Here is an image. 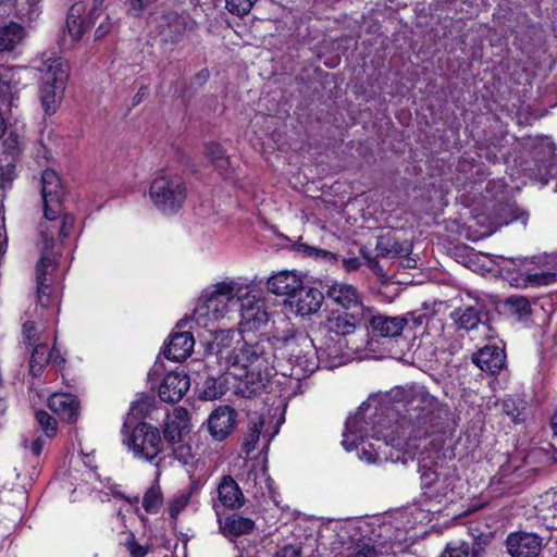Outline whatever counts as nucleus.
<instances>
[{"label": "nucleus", "mask_w": 557, "mask_h": 557, "mask_svg": "<svg viewBox=\"0 0 557 557\" xmlns=\"http://www.w3.org/2000/svg\"><path fill=\"white\" fill-rule=\"evenodd\" d=\"M25 36L24 28L15 22L0 24V52L14 50Z\"/></svg>", "instance_id": "72a5a7b5"}, {"label": "nucleus", "mask_w": 557, "mask_h": 557, "mask_svg": "<svg viewBox=\"0 0 557 557\" xmlns=\"http://www.w3.org/2000/svg\"><path fill=\"white\" fill-rule=\"evenodd\" d=\"M357 329V320L354 314L347 312H332L321 324L320 331L324 336V351L329 357H338L348 349L349 335Z\"/></svg>", "instance_id": "9d476101"}, {"label": "nucleus", "mask_w": 557, "mask_h": 557, "mask_svg": "<svg viewBox=\"0 0 557 557\" xmlns=\"http://www.w3.org/2000/svg\"><path fill=\"white\" fill-rule=\"evenodd\" d=\"M74 221H75V219L71 214H64L62 216V222H61V225L59 228V236L61 238H65L71 234V230L74 226Z\"/></svg>", "instance_id": "5fc2aeb1"}, {"label": "nucleus", "mask_w": 557, "mask_h": 557, "mask_svg": "<svg viewBox=\"0 0 557 557\" xmlns=\"http://www.w3.org/2000/svg\"><path fill=\"white\" fill-rule=\"evenodd\" d=\"M552 511H553V515L555 517H557V495H556V499H555V502H554V504L552 506Z\"/></svg>", "instance_id": "774afa93"}, {"label": "nucleus", "mask_w": 557, "mask_h": 557, "mask_svg": "<svg viewBox=\"0 0 557 557\" xmlns=\"http://www.w3.org/2000/svg\"><path fill=\"white\" fill-rule=\"evenodd\" d=\"M505 306L519 321L527 320L532 313L531 304L529 299L523 296H511L507 298Z\"/></svg>", "instance_id": "58836bf2"}, {"label": "nucleus", "mask_w": 557, "mask_h": 557, "mask_svg": "<svg viewBox=\"0 0 557 557\" xmlns=\"http://www.w3.org/2000/svg\"><path fill=\"white\" fill-rule=\"evenodd\" d=\"M342 262H343V267L347 271H355L361 265V262H360L359 258H357V257L344 258Z\"/></svg>", "instance_id": "052dcab7"}, {"label": "nucleus", "mask_w": 557, "mask_h": 557, "mask_svg": "<svg viewBox=\"0 0 557 557\" xmlns=\"http://www.w3.org/2000/svg\"><path fill=\"white\" fill-rule=\"evenodd\" d=\"M236 411L228 407H219L211 412L208 419V430L215 441H224L235 429Z\"/></svg>", "instance_id": "f3484780"}, {"label": "nucleus", "mask_w": 557, "mask_h": 557, "mask_svg": "<svg viewBox=\"0 0 557 557\" xmlns=\"http://www.w3.org/2000/svg\"><path fill=\"white\" fill-rule=\"evenodd\" d=\"M172 454L183 465H189L194 459L193 448L188 444H181L174 447Z\"/></svg>", "instance_id": "09e8293b"}, {"label": "nucleus", "mask_w": 557, "mask_h": 557, "mask_svg": "<svg viewBox=\"0 0 557 557\" xmlns=\"http://www.w3.org/2000/svg\"><path fill=\"white\" fill-rule=\"evenodd\" d=\"M363 257L367 259L368 267L375 272L376 274H382L383 269L380 265L379 261L374 258H372L370 255H368L363 249L361 250Z\"/></svg>", "instance_id": "bf43d9fd"}, {"label": "nucleus", "mask_w": 557, "mask_h": 557, "mask_svg": "<svg viewBox=\"0 0 557 557\" xmlns=\"http://www.w3.org/2000/svg\"><path fill=\"white\" fill-rule=\"evenodd\" d=\"M44 215L46 220L52 222L61 213V197L63 195L60 177L53 170H46L41 176Z\"/></svg>", "instance_id": "ddd939ff"}, {"label": "nucleus", "mask_w": 557, "mask_h": 557, "mask_svg": "<svg viewBox=\"0 0 557 557\" xmlns=\"http://www.w3.org/2000/svg\"><path fill=\"white\" fill-rule=\"evenodd\" d=\"M302 280L295 271H280L267 281V288L277 296H287L289 300L302 287Z\"/></svg>", "instance_id": "412c9836"}, {"label": "nucleus", "mask_w": 557, "mask_h": 557, "mask_svg": "<svg viewBox=\"0 0 557 557\" xmlns=\"http://www.w3.org/2000/svg\"><path fill=\"white\" fill-rule=\"evenodd\" d=\"M470 552L471 547L468 542L457 540L447 543L440 557H468Z\"/></svg>", "instance_id": "c03bdc74"}, {"label": "nucleus", "mask_w": 557, "mask_h": 557, "mask_svg": "<svg viewBox=\"0 0 557 557\" xmlns=\"http://www.w3.org/2000/svg\"><path fill=\"white\" fill-rule=\"evenodd\" d=\"M543 545V537L534 532L515 531L506 539L507 553L511 557H537Z\"/></svg>", "instance_id": "4468645a"}, {"label": "nucleus", "mask_w": 557, "mask_h": 557, "mask_svg": "<svg viewBox=\"0 0 557 557\" xmlns=\"http://www.w3.org/2000/svg\"><path fill=\"white\" fill-rule=\"evenodd\" d=\"M502 410L515 423L523 422L528 414V403L520 397H507L502 400Z\"/></svg>", "instance_id": "c9c22d12"}, {"label": "nucleus", "mask_w": 557, "mask_h": 557, "mask_svg": "<svg viewBox=\"0 0 557 557\" xmlns=\"http://www.w3.org/2000/svg\"><path fill=\"white\" fill-rule=\"evenodd\" d=\"M47 363L60 366L64 363V359L60 352L53 347L49 350L48 346L42 343L34 345L29 360V371L34 376H39Z\"/></svg>", "instance_id": "a878e982"}, {"label": "nucleus", "mask_w": 557, "mask_h": 557, "mask_svg": "<svg viewBox=\"0 0 557 557\" xmlns=\"http://www.w3.org/2000/svg\"><path fill=\"white\" fill-rule=\"evenodd\" d=\"M151 25L163 42H178L186 30L185 18L174 11H165L153 17Z\"/></svg>", "instance_id": "dca6fc26"}, {"label": "nucleus", "mask_w": 557, "mask_h": 557, "mask_svg": "<svg viewBox=\"0 0 557 557\" xmlns=\"http://www.w3.org/2000/svg\"><path fill=\"white\" fill-rule=\"evenodd\" d=\"M225 393L224 384L214 379H208L205 383L203 398L216 399Z\"/></svg>", "instance_id": "de8ad7c7"}, {"label": "nucleus", "mask_w": 557, "mask_h": 557, "mask_svg": "<svg viewBox=\"0 0 557 557\" xmlns=\"http://www.w3.org/2000/svg\"><path fill=\"white\" fill-rule=\"evenodd\" d=\"M327 297L345 309H354L361 305V297L355 286L334 282L326 290Z\"/></svg>", "instance_id": "cd10ccee"}, {"label": "nucleus", "mask_w": 557, "mask_h": 557, "mask_svg": "<svg viewBox=\"0 0 557 557\" xmlns=\"http://www.w3.org/2000/svg\"><path fill=\"white\" fill-rule=\"evenodd\" d=\"M44 250L41 258L36 265V283L38 304L48 309L51 306H59L60 293L52 286L53 274L57 269L55 257L51 251L54 236V226H41Z\"/></svg>", "instance_id": "6e6552de"}, {"label": "nucleus", "mask_w": 557, "mask_h": 557, "mask_svg": "<svg viewBox=\"0 0 557 557\" xmlns=\"http://www.w3.org/2000/svg\"><path fill=\"white\" fill-rule=\"evenodd\" d=\"M249 293V284L240 278L225 277L206 287L198 297L193 311L191 321L203 329H208L214 336L220 331L214 323L224 319L230 312L238 311Z\"/></svg>", "instance_id": "7ed1b4c3"}, {"label": "nucleus", "mask_w": 557, "mask_h": 557, "mask_svg": "<svg viewBox=\"0 0 557 557\" xmlns=\"http://www.w3.org/2000/svg\"><path fill=\"white\" fill-rule=\"evenodd\" d=\"M83 4L81 3H75L70 8L66 17V36L70 37V46L76 44L90 27L89 23L81 18Z\"/></svg>", "instance_id": "473e14b6"}, {"label": "nucleus", "mask_w": 557, "mask_h": 557, "mask_svg": "<svg viewBox=\"0 0 557 557\" xmlns=\"http://www.w3.org/2000/svg\"><path fill=\"white\" fill-rule=\"evenodd\" d=\"M256 0H225V7L232 14L243 16L250 12Z\"/></svg>", "instance_id": "a18cd8bd"}, {"label": "nucleus", "mask_w": 557, "mask_h": 557, "mask_svg": "<svg viewBox=\"0 0 557 557\" xmlns=\"http://www.w3.org/2000/svg\"><path fill=\"white\" fill-rule=\"evenodd\" d=\"M408 405L410 407V410H417L429 413L436 408L437 400L423 388H418L412 392V396Z\"/></svg>", "instance_id": "4c0bfd02"}, {"label": "nucleus", "mask_w": 557, "mask_h": 557, "mask_svg": "<svg viewBox=\"0 0 557 557\" xmlns=\"http://www.w3.org/2000/svg\"><path fill=\"white\" fill-rule=\"evenodd\" d=\"M65 88H59V85L39 84V98L46 114L57 112Z\"/></svg>", "instance_id": "f704fd0d"}, {"label": "nucleus", "mask_w": 557, "mask_h": 557, "mask_svg": "<svg viewBox=\"0 0 557 557\" xmlns=\"http://www.w3.org/2000/svg\"><path fill=\"white\" fill-rule=\"evenodd\" d=\"M274 557H300V549L295 545H285L275 553Z\"/></svg>", "instance_id": "6e6d98bb"}, {"label": "nucleus", "mask_w": 557, "mask_h": 557, "mask_svg": "<svg viewBox=\"0 0 557 557\" xmlns=\"http://www.w3.org/2000/svg\"><path fill=\"white\" fill-rule=\"evenodd\" d=\"M430 521V510H424L418 506H411L398 512L394 519V525L397 531L395 541L403 542L407 539L417 537L418 534L411 532L419 524H424Z\"/></svg>", "instance_id": "2eb2a0df"}, {"label": "nucleus", "mask_w": 557, "mask_h": 557, "mask_svg": "<svg viewBox=\"0 0 557 557\" xmlns=\"http://www.w3.org/2000/svg\"><path fill=\"white\" fill-rule=\"evenodd\" d=\"M450 318L459 329L471 331L483 320V306L476 304L456 308L450 313Z\"/></svg>", "instance_id": "c756f323"}, {"label": "nucleus", "mask_w": 557, "mask_h": 557, "mask_svg": "<svg viewBox=\"0 0 557 557\" xmlns=\"http://www.w3.org/2000/svg\"><path fill=\"white\" fill-rule=\"evenodd\" d=\"M332 552L338 557H377V550L363 536L356 522L336 523L332 529Z\"/></svg>", "instance_id": "1a4fd4ad"}, {"label": "nucleus", "mask_w": 557, "mask_h": 557, "mask_svg": "<svg viewBox=\"0 0 557 557\" xmlns=\"http://www.w3.org/2000/svg\"><path fill=\"white\" fill-rule=\"evenodd\" d=\"M40 72V83L59 85V88H65L69 78V63L61 57L48 55L38 66Z\"/></svg>", "instance_id": "aec40b11"}, {"label": "nucleus", "mask_w": 557, "mask_h": 557, "mask_svg": "<svg viewBox=\"0 0 557 557\" xmlns=\"http://www.w3.org/2000/svg\"><path fill=\"white\" fill-rule=\"evenodd\" d=\"M125 545L131 554V557H145L148 553L146 547L135 541L133 533L129 534Z\"/></svg>", "instance_id": "603ef678"}, {"label": "nucleus", "mask_w": 557, "mask_h": 557, "mask_svg": "<svg viewBox=\"0 0 557 557\" xmlns=\"http://www.w3.org/2000/svg\"><path fill=\"white\" fill-rule=\"evenodd\" d=\"M149 198L153 206L165 215L177 213L187 199L184 178L171 171H161L152 180Z\"/></svg>", "instance_id": "0eeeda50"}, {"label": "nucleus", "mask_w": 557, "mask_h": 557, "mask_svg": "<svg viewBox=\"0 0 557 557\" xmlns=\"http://www.w3.org/2000/svg\"><path fill=\"white\" fill-rule=\"evenodd\" d=\"M205 153L210 159L212 164L221 172L225 171L228 165V159L225 150L220 144L208 143L205 145Z\"/></svg>", "instance_id": "a19ab883"}, {"label": "nucleus", "mask_w": 557, "mask_h": 557, "mask_svg": "<svg viewBox=\"0 0 557 557\" xmlns=\"http://www.w3.org/2000/svg\"><path fill=\"white\" fill-rule=\"evenodd\" d=\"M41 0H14L17 15L25 21H34L40 13Z\"/></svg>", "instance_id": "79ce46f5"}, {"label": "nucleus", "mask_w": 557, "mask_h": 557, "mask_svg": "<svg viewBox=\"0 0 557 557\" xmlns=\"http://www.w3.org/2000/svg\"><path fill=\"white\" fill-rule=\"evenodd\" d=\"M193 487L178 491L169 503V515L176 519L177 516L187 507L193 495Z\"/></svg>", "instance_id": "ea45409f"}, {"label": "nucleus", "mask_w": 557, "mask_h": 557, "mask_svg": "<svg viewBox=\"0 0 557 557\" xmlns=\"http://www.w3.org/2000/svg\"><path fill=\"white\" fill-rule=\"evenodd\" d=\"M282 331L273 335L276 358L285 359L289 370L284 375L301 380L317 369L313 342L304 332L295 330L286 319L282 320Z\"/></svg>", "instance_id": "20e7f679"}, {"label": "nucleus", "mask_w": 557, "mask_h": 557, "mask_svg": "<svg viewBox=\"0 0 557 557\" xmlns=\"http://www.w3.org/2000/svg\"><path fill=\"white\" fill-rule=\"evenodd\" d=\"M111 26H112V23H111L109 16H107L103 20V22H101V24L97 27V29L95 32V38L96 39L103 38L110 32Z\"/></svg>", "instance_id": "4d7b16f0"}, {"label": "nucleus", "mask_w": 557, "mask_h": 557, "mask_svg": "<svg viewBox=\"0 0 557 557\" xmlns=\"http://www.w3.org/2000/svg\"><path fill=\"white\" fill-rule=\"evenodd\" d=\"M48 407L66 423L75 422L78 417L79 404L72 394H52L48 399Z\"/></svg>", "instance_id": "b1692460"}, {"label": "nucleus", "mask_w": 557, "mask_h": 557, "mask_svg": "<svg viewBox=\"0 0 557 557\" xmlns=\"http://www.w3.org/2000/svg\"><path fill=\"white\" fill-rule=\"evenodd\" d=\"M190 380L184 371L169 372L159 386V397L164 403H176L189 389Z\"/></svg>", "instance_id": "a211bd4d"}, {"label": "nucleus", "mask_w": 557, "mask_h": 557, "mask_svg": "<svg viewBox=\"0 0 557 557\" xmlns=\"http://www.w3.org/2000/svg\"><path fill=\"white\" fill-rule=\"evenodd\" d=\"M188 411L183 407H176L166 416L164 421V438L170 444L181 443L183 434L188 432Z\"/></svg>", "instance_id": "4be33fe9"}, {"label": "nucleus", "mask_w": 557, "mask_h": 557, "mask_svg": "<svg viewBox=\"0 0 557 557\" xmlns=\"http://www.w3.org/2000/svg\"><path fill=\"white\" fill-rule=\"evenodd\" d=\"M22 69H0V100L13 106L14 95L20 84V72Z\"/></svg>", "instance_id": "2f4dec72"}, {"label": "nucleus", "mask_w": 557, "mask_h": 557, "mask_svg": "<svg viewBox=\"0 0 557 557\" xmlns=\"http://www.w3.org/2000/svg\"><path fill=\"white\" fill-rule=\"evenodd\" d=\"M36 420L48 437H52L57 433V421L46 411L36 412Z\"/></svg>", "instance_id": "49530a36"}, {"label": "nucleus", "mask_w": 557, "mask_h": 557, "mask_svg": "<svg viewBox=\"0 0 557 557\" xmlns=\"http://www.w3.org/2000/svg\"><path fill=\"white\" fill-rule=\"evenodd\" d=\"M218 500L227 509H238L245 504V496L231 475H223L218 484Z\"/></svg>", "instance_id": "393cba45"}, {"label": "nucleus", "mask_w": 557, "mask_h": 557, "mask_svg": "<svg viewBox=\"0 0 557 557\" xmlns=\"http://www.w3.org/2000/svg\"><path fill=\"white\" fill-rule=\"evenodd\" d=\"M194 345L195 339L190 332H176L171 336L164 356L173 361H183L190 356Z\"/></svg>", "instance_id": "bb28decb"}, {"label": "nucleus", "mask_w": 557, "mask_h": 557, "mask_svg": "<svg viewBox=\"0 0 557 557\" xmlns=\"http://www.w3.org/2000/svg\"><path fill=\"white\" fill-rule=\"evenodd\" d=\"M406 324L407 320L403 317L375 315L370 321L373 332L382 337L399 336Z\"/></svg>", "instance_id": "7c9ffc66"}, {"label": "nucleus", "mask_w": 557, "mask_h": 557, "mask_svg": "<svg viewBox=\"0 0 557 557\" xmlns=\"http://www.w3.org/2000/svg\"><path fill=\"white\" fill-rule=\"evenodd\" d=\"M419 471L425 499L442 504L457 498L459 478L454 467L423 458Z\"/></svg>", "instance_id": "423d86ee"}, {"label": "nucleus", "mask_w": 557, "mask_h": 557, "mask_svg": "<svg viewBox=\"0 0 557 557\" xmlns=\"http://www.w3.org/2000/svg\"><path fill=\"white\" fill-rule=\"evenodd\" d=\"M504 210H508V218L500 221V224H509L513 221H521L523 225L527 224L528 214L523 211L518 212L519 209L515 205L508 203V206L505 207Z\"/></svg>", "instance_id": "8fccbe9b"}, {"label": "nucleus", "mask_w": 557, "mask_h": 557, "mask_svg": "<svg viewBox=\"0 0 557 557\" xmlns=\"http://www.w3.org/2000/svg\"><path fill=\"white\" fill-rule=\"evenodd\" d=\"M5 144L8 149L14 148V146L17 145V137L10 136L9 138H7Z\"/></svg>", "instance_id": "69168bd1"}, {"label": "nucleus", "mask_w": 557, "mask_h": 557, "mask_svg": "<svg viewBox=\"0 0 557 557\" xmlns=\"http://www.w3.org/2000/svg\"><path fill=\"white\" fill-rule=\"evenodd\" d=\"M381 449V446L377 448H374L372 444H369L368 447L363 446L361 449V453L359 455L360 459L367 461L368 463H372L376 461V458L379 456V450Z\"/></svg>", "instance_id": "864d4df0"}, {"label": "nucleus", "mask_w": 557, "mask_h": 557, "mask_svg": "<svg viewBox=\"0 0 557 557\" xmlns=\"http://www.w3.org/2000/svg\"><path fill=\"white\" fill-rule=\"evenodd\" d=\"M238 311L240 313L242 324L250 331L265 326L270 320L265 301L257 295L250 284L249 293L247 296H244Z\"/></svg>", "instance_id": "f8f14e48"}, {"label": "nucleus", "mask_w": 557, "mask_h": 557, "mask_svg": "<svg viewBox=\"0 0 557 557\" xmlns=\"http://www.w3.org/2000/svg\"><path fill=\"white\" fill-rule=\"evenodd\" d=\"M367 410L361 406L358 411L350 416L345 424V431L343 433V447L350 451L358 447L360 443H363L364 438L371 436L376 440H383L384 446H391L394 453L389 454L393 462L407 463L410 459L412 460L417 454L420 453V441L421 438L405 436L407 434L406 429L401 426V433L398 429L385 432V424L381 419L373 422L367 420Z\"/></svg>", "instance_id": "f03ea898"}, {"label": "nucleus", "mask_w": 557, "mask_h": 557, "mask_svg": "<svg viewBox=\"0 0 557 557\" xmlns=\"http://www.w3.org/2000/svg\"><path fill=\"white\" fill-rule=\"evenodd\" d=\"M219 529L226 537H237L249 534L255 528V521L238 513H231L225 518H219Z\"/></svg>", "instance_id": "c85d7f7f"}, {"label": "nucleus", "mask_w": 557, "mask_h": 557, "mask_svg": "<svg viewBox=\"0 0 557 557\" xmlns=\"http://www.w3.org/2000/svg\"><path fill=\"white\" fill-rule=\"evenodd\" d=\"M151 403L149 399H141L133 403L131 411L134 413H143L144 409H148Z\"/></svg>", "instance_id": "680f3d73"}, {"label": "nucleus", "mask_w": 557, "mask_h": 557, "mask_svg": "<svg viewBox=\"0 0 557 557\" xmlns=\"http://www.w3.org/2000/svg\"><path fill=\"white\" fill-rule=\"evenodd\" d=\"M23 338H24V342L27 343V345L29 346H34L37 343L38 338H37V330H36V325L34 322L32 321H26L24 324H23Z\"/></svg>", "instance_id": "3c124183"}, {"label": "nucleus", "mask_w": 557, "mask_h": 557, "mask_svg": "<svg viewBox=\"0 0 557 557\" xmlns=\"http://www.w3.org/2000/svg\"><path fill=\"white\" fill-rule=\"evenodd\" d=\"M152 0H129V8L137 15H140L147 7L151 3Z\"/></svg>", "instance_id": "13d9d810"}, {"label": "nucleus", "mask_w": 557, "mask_h": 557, "mask_svg": "<svg viewBox=\"0 0 557 557\" xmlns=\"http://www.w3.org/2000/svg\"><path fill=\"white\" fill-rule=\"evenodd\" d=\"M44 445H45V440H42L41 437H38L35 441H33V443L30 445V450H32L33 455L38 457L42 451Z\"/></svg>", "instance_id": "e2e57ef3"}, {"label": "nucleus", "mask_w": 557, "mask_h": 557, "mask_svg": "<svg viewBox=\"0 0 557 557\" xmlns=\"http://www.w3.org/2000/svg\"><path fill=\"white\" fill-rule=\"evenodd\" d=\"M162 493L159 485L150 486L143 497V507L146 512L154 513L162 504Z\"/></svg>", "instance_id": "37998d69"}, {"label": "nucleus", "mask_w": 557, "mask_h": 557, "mask_svg": "<svg viewBox=\"0 0 557 557\" xmlns=\"http://www.w3.org/2000/svg\"><path fill=\"white\" fill-rule=\"evenodd\" d=\"M258 475H259V471L250 470L248 472L247 481H253V484L257 485Z\"/></svg>", "instance_id": "0e129e2a"}, {"label": "nucleus", "mask_w": 557, "mask_h": 557, "mask_svg": "<svg viewBox=\"0 0 557 557\" xmlns=\"http://www.w3.org/2000/svg\"><path fill=\"white\" fill-rule=\"evenodd\" d=\"M324 300L323 294L315 287L304 285L289 300V306L299 315L317 313Z\"/></svg>", "instance_id": "6ab92c4d"}, {"label": "nucleus", "mask_w": 557, "mask_h": 557, "mask_svg": "<svg viewBox=\"0 0 557 557\" xmlns=\"http://www.w3.org/2000/svg\"><path fill=\"white\" fill-rule=\"evenodd\" d=\"M472 361L482 371L496 374L504 368L506 362V355L505 351L498 346L487 345L473 355Z\"/></svg>", "instance_id": "5701e85b"}, {"label": "nucleus", "mask_w": 557, "mask_h": 557, "mask_svg": "<svg viewBox=\"0 0 557 557\" xmlns=\"http://www.w3.org/2000/svg\"><path fill=\"white\" fill-rule=\"evenodd\" d=\"M500 271L517 287H537L557 281V258L547 253L534 258H502Z\"/></svg>", "instance_id": "39448f33"}, {"label": "nucleus", "mask_w": 557, "mask_h": 557, "mask_svg": "<svg viewBox=\"0 0 557 557\" xmlns=\"http://www.w3.org/2000/svg\"><path fill=\"white\" fill-rule=\"evenodd\" d=\"M233 330H221L213 338L212 349L226 372L240 382L242 394L251 397L260 393L269 382L270 364L276 358L275 341L264 335L251 341H239Z\"/></svg>", "instance_id": "f257e3e1"}, {"label": "nucleus", "mask_w": 557, "mask_h": 557, "mask_svg": "<svg viewBox=\"0 0 557 557\" xmlns=\"http://www.w3.org/2000/svg\"><path fill=\"white\" fill-rule=\"evenodd\" d=\"M264 425V418L262 416L251 417L248 425V433L243 443V451L249 455L256 449L257 443L260 438Z\"/></svg>", "instance_id": "e433bc0d"}, {"label": "nucleus", "mask_w": 557, "mask_h": 557, "mask_svg": "<svg viewBox=\"0 0 557 557\" xmlns=\"http://www.w3.org/2000/svg\"><path fill=\"white\" fill-rule=\"evenodd\" d=\"M123 444L135 458L152 462L163 449V442L158 428L140 422L123 438Z\"/></svg>", "instance_id": "9b49d317"}, {"label": "nucleus", "mask_w": 557, "mask_h": 557, "mask_svg": "<svg viewBox=\"0 0 557 557\" xmlns=\"http://www.w3.org/2000/svg\"><path fill=\"white\" fill-rule=\"evenodd\" d=\"M550 424H552V429L554 430L555 434L557 435V411L553 416Z\"/></svg>", "instance_id": "338daca9"}]
</instances>
